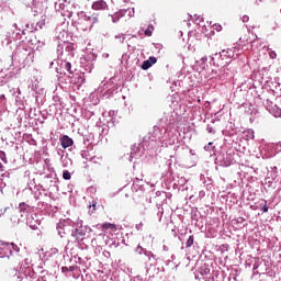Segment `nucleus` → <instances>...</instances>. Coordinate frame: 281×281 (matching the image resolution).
<instances>
[{
  "label": "nucleus",
  "instance_id": "nucleus-1",
  "mask_svg": "<svg viewBox=\"0 0 281 281\" xmlns=\"http://www.w3.org/2000/svg\"><path fill=\"white\" fill-rule=\"evenodd\" d=\"M0 249H2V251H0L1 258H10V256H12V248L10 244H0Z\"/></svg>",
  "mask_w": 281,
  "mask_h": 281
},
{
  "label": "nucleus",
  "instance_id": "nucleus-2",
  "mask_svg": "<svg viewBox=\"0 0 281 281\" xmlns=\"http://www.w3.org/2000/svg\"><path fill=\"white\" fill-rule=\"evenodd\" d=\"M156 63H157V57H149L147 60L143 61L142 69L146 71L150 69V67H153V65H155Z\"/></svg>",
  "mask_w": 281,
  "mask_h": 281
},
{
  "label": "nucleus",
  "instance_id": "nucleus-3",
  "mask_svg": "<svg viewBox=\"0 0 281 281\" xmlns=\"http://www.w3.org/2000/svg\"><path fill=\"white\" fill-rule=\"evenodd\" d=\"M106 8H109V5L104 0H98L92 3V10H106Z\"/></svg>",
  "mask_w": 281,
  "mask_h": 281
},
{
  "label": "nucleus",
  "instance_id": "nucleus-4",
  "mask_svg": "<svg viewBox=\"0 0 281 281\" xmlns=\"http://www.w3.org/2000/svg\"><path fill=\"white\" fill-rule=\"evenodd\" d=\"M60 142H61V147L65 149L69 148L70 146H74V139H71V137H69L68 135H64L60 138Z\"/></svg>",
  "mask_w": 281,
  "mask_h": 281
},
{
  "label": "nucleus",
  "instance_id": "nucleus-5",
  "mask_svg": "<svg viewBox=\"0 0 281 281\" xmlns=\"http://www.w3.org/2000/svg\"><path fill=\"white\" fill-rule=\"evenodd\" d=\"M220 56L222 58V60H225L227 58H232V49H228V50H222L220 53Z\"/></svg>",
  "mask_w": 281,
  "mask_h": 281
},
{
  "label": "nucleus",
  "instance_id": "nucleus-6",
  "mask_svg": "<svg viewBox=\"0 0 281 281\" xmlns=\"http://www.w3.org/2000/svg\"><path fill=\"white\" fill-rule=\"evenodd\" d=\"M101 227L103 229H112V232H115V229H117V225L111 223H103Z\"/></svg>",
  "mask_w": 281,
  "mask_h": 281
},
{
  "label": "nucleus",
  "instance_id": "nucleus-7",
  "mask_svg": "<svg viewBox=\"0 0 281 281\" xmlns=\"http://www.w3.org/2000/svg\"><path fill=\"white\" fill-rule=\"evenodd\" d=\"M155 30V27L153 25H149L146 30H145V36H153V31Z\"/></svg>",
  "mask_w": 281,
  "mask_h": 281
},
{
  "label": "nucleus",
  "instance_id": "nucleus-8",
  "mask_svg": "<svg viewBox=\"0 0 281 281\" xmlns=\"http://www.w3.org/2000/svg\"><path fill=\"white\" fill-rule=\"evenodd\" d=\"M63 179H65L66 181H69V179H71V173L68 170H65L63 172Z\"/></svg>",
  "mask_w": 281,
  "mask_h": 281
},
{
  "label": "nucleus",
  "instance_id": "nucleus-9",
  "mask_svg": "<svg viewBox=\"0 0 281 281\" xmlns=\"http://www.w3.org/2000/svg\"><path fill=\"white\" fill-rule=\"evenodd\" d=\"M200 273H201V276H210V268H207V267L201 268Z\"/></svg>",
  "mask_w": 281,
  "mask_h": 281
},
{
  "label": "nucleus",
  "instance_id": "nucleus-10",
  "mask_svg": "<svg viewBox=\"0 0 281 281\" xmlns=\"http://www.w3.org/2000/svg\"><path fill=\"white\" fill-rule=\"evenodd\" d=\"M194 245V236H190L187 240V247H192Z\"/></svg>",
  "mask_w": 281,
  "mask_h": 281
},
{
  "label": "nucleus",
  "instance_id": "nucleus-11",
  "mask_svg": "<svg viewBox=\"0 0 281 281\" xmlns=\"http://www.w3.org/2000/svg\"><path fill=\"white\" fill-rule=\"evenodd\" d=\"M262 212L267 213L269 212V206H267V201H263V203L260 204Z\"/></svg>",
  "mask_w": 281,
  "mask_h": 281
},
{
  "label": "nucleus",
  "instance_id": "nucleus-12",
  "mask_svg": "<svg viewBox=\"0 0 281 281\" xmlns=\"http://www.w3.org/2000/svg\"><path fill=\"white\" fill-rule=\"evenodd\" d=\"M64 68L66 69V71H69V74H74V71H71V63H66Z\"/></svg>",
  "mask_w": 281,
  "mask_h": 281
},
{
  "label": "nucleus",
  "instance_id": "nucleus-13",
  "mask_svg": "<svg viewBox=\"0 0 281 281\" xmlns=\"http://www.w3.org/2000/svg\"><path fill=\"white\" fill-rule=\"evenodd\" d=\"M10 247H11V251H15L18 252L19 251V246L14 245V244H9Z\"/></svg>",
  "mask_w": 281,
  "mask_h": 281
},
{
  "label": "nucleus",
  "instance_id": "nucleus-14",
  "mask_svg": "<svg viewBox=\"0 0 281 281\" xmlns=\"http://www.w3.org/2000/svg\"><path fill=\"white\" fill-rule=\"evenodd\" d=\"M136 251L138 254H142L144 251V248L142 246H137Z\"/></svg>",
  "mask_w": 281,
  "mask_h": 281
},
{
  "label": "nucleus",
  "instance_id": "nucleus-15",
  "mask_svg": "<svg viewBox=\"0 0 281 281\" xmlns=\"http://www.w3.org/2000/svg\"><path fill=\"white\" fill-rule=\"evenodd\" d=\"M214 29L217 31V32H221V30H223V26H221V25H214Z\"/></svg>",
  "mask_w": 281,
  "mask_h": 281
},
{
  "label": "nucleus",
  "instance_id": "nucleus-16",
  "mask_svg": "<svg viewBox=\"0 0 281 281\" xmlns=\"http://www.w3.org/2000/svg\"><path fill=\"white\" fill-rule=\"evenodd\" d=\"M276 56H277L276 52L270 53V58H276Z\"/></svg>",
  "mask_w": 281,
  "mask_h": 281
},
{
  "label": "nucleus",
  "instance_id": "nucleus-17",
  "mask_svg": "<svg viewBox=\"0 0 281 281\" xmlns=\"http://www.w3.org/2000/svg\"><path fill=\"white\" fill-rule=\"evenodd\" d=\"M213 143H209L204 148L205 150H210V146H212Z\"/></svg>",
  "mask_w": 281,
  "mask_h": 281
},
{
  "label": "nucleus",
  "instance_id": "nucleus-18",
  "mask_svg": "<svg viewBox=\"0 0 281 281\" xmlns=\"http://www.w3.org/2000/svg\"><path fill=\"white\" fill-rule=\"evenodd\" d=\"M76 270V267H74V266H70L69 268H68V271H75Z\"/></svg>",
  "mask_w": 281,
  "mask_h": 281
},
{
  "label": "nucleus",
  "instance_id": "nucleus-19",
  "mask_svg": "<svg viewBox=\"0 0 281 281\" xmlns=\"http://www.w3.org/2000/svg\"><path fill=\"white\" fill-rule=\"evenodd\" d=\"M61 271H63V273H65V271H69V268L63 267V268H61Z\"/></svg>",
  "mask_w": 281,
  "mask_h": 281
},
{
  "label": "nucleus",
  "instance_id": "nucleus-20",
  "mask_svg": "<svg viewBox=\"0 0 281 281\" xmlns=\"http://www.w3.org/2000/svg\"><path fill=\"white\" fill-rule=\"evenodd\" d=\"M0 157H5V153L0 151Z\"/></svg>",
  "mask_w": 281,
  "mask_h": 281
},
{
  "label": "nucleus",
  "instance_id": "nucleus-21",
  "mask_svg": "<svg viewBox=\"0 0 281 281\" xmlns=\"http://www.w3.org/2000/svg\"><path fill=\"white\" fill-rule=\"evenodd\" d=\"M244 38H247V35H245V37H244ZM244 38H243V37H240V38H239V41H245Z\"/></svg>",
  "mask_w": 281,
  "mask_h": 281
},
{
  "label": "nucleus",
  "instance_id": "nucleus-22",
  "mask_svg": "<svg viewBox=\"0 0 281 281\" xmlns=\"http://www.w3.org/2000/svg\"><path fill=\"white\" fill-rule=\"evenodd\" d=\"M1 168H3V164L0 162V170H1Z\"/></svg>",
  "mask_w": 281,
  "mask_h": 281
},
{
  "label": "nucleus",
  "instance_id": "nucleus-23",
  "mask_svg": "<svg viewBox=\"0 0 281 281\" xmlns=\"http://www.w3.org/2000/svg\"><path fill=\"white\" fill-rule=\"evenodd\" d=\"M91 207H93V210H95V204H92Z\"/></svg>",
  "mask_w": 281,
  "mask_h": 281
},
{
  "label": "nucleus",
  "instance_id": "nucleus-24",
  "mask_svg": "<svg viewBox=\"0 0 281 281\" xmlns=\"http://www.w3.org/2000/svg\"><path fill=\"white\" fill-rule=\"evenodd\" d=\"M279 116L281 115V110L279 111V114H278Z\"/></svg>",
  "mask_w": 281,
  "mask_h": 281
},
{
  "label": "nucleus",
  "instance_id": "nucleus-25",
  "mask_svg": "<svg viewBox=\"0 0 281 281\" xmlns=\"http://www.w3.org/2000/svg\"><path fill=\"white\" fill-rule=\"evenodd\" d=\"M0 251H3V249H0Z\"/></svg>",
  "mask_w": 281,
  "mask_h": 281
}]
</instances>
